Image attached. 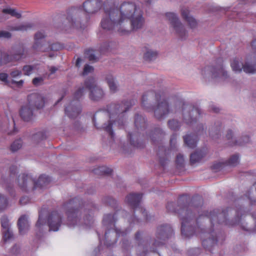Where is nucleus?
<instances>
[{"instance_id":"53","label":"nucleus","mask_w":256,"mask_h":256,"mask_svg":"<svg viewBox=\"0 0 256 256\" xmlns=\"http://www.w3.org/2000/svg\"><path fill=\"white\" fill-rule=\"evenodd\" d=\"M176 134H173L170 139V145L172 147V145L174 146L176 141Z\"/></svg>"},{"instance_id":"41","label":"nucleus","mask_w":256,"mask_h":256,"mask_svg":"<svg viewBox=\"0 0 256 256\" xmlns=\"http://www.w3.org/2000/svg\"><path fill=\"white\" fill-rule=\"evenodd\" d=\"M8 206V200L4 196L0 194V210L6 208Z\"/></svg>"},{"instance_id":"61","label":"nucleus","mask_w":256,"mask_h":256,"mask_svg":"<svg viewBox=\"0 0 256 256\" xmlns=\"http://www.w3.org/2000/svg\"><path fill=\"white\" fill-rule=\"evenodd\" d=\"M141 236V234L140 232H137L135 234V239L136 240H138L140 238V237Z\"/></svg>"},{"instance_id":"1","label":"nucleus","mask_w":256,"mask_h":256,"mask_svg":"<svg viewBox=\"0 0 256 256\" xmlns=\"http://www.w3.org/2000/svg\"><path fill=\"white\" fill-rule=\"evenodd\" d=\"M188 197L186 195L180 196L178 200L177 208H174L176 204L169 202L166 205V209L169 212L177 214L182 220V234L186 238H190L194 234L208 233V238L202 240V245L205 249L212 252V248L216 244L219 240H224V236L222 234L214 236V228H218L220 225L232 226L239 224L242 217L246 214L242 208L236 210L235 222H230L227 216L228 212L233 210L228 208L221 212L218 209H214L209 212L200 213L202 205H192L187 204ZM190 198L188 197V199Z\"/></svg>"},{"instance_id":"7","label":"nucleus","mask_w":256,"mask_h":256,"mask_svg":"<svg viewBox=\"0 0 256 256\" xmlns=\"http://www.w3.org/2000/svg\"><path fill=\"white\" fill-rule=\"evenodd\" d=\"M146 121L142 116L136 114L134 117L135 130L132 132H128V139L131 146L136 148H143L144 142L143 139L144 134L142 133L146 128Z\"/></svg>"},{"instance_id":"6","label":"nucleus","mask_w":256,"mask_h":256,"mask_svg":"<svg viewBox=\"0 0 256 256\" xmlns=\"http://www.w3.org/2000/svg\"><path fill=\"white\" fill-rule=\"evenodd\" d=\"M81 12L80 8L72 6L66 10V14L62 16L63 20L62 28L65 31L68 29L84 30L88 26V20L84 23L81 22L79 18V14Z\"/></svg>"},{"instance_id":"55","label":"nucleus","mask_w":256,"mask_h":256,"mask_svg":"<svg viewBox=\"0 0 256 256\" xmlns=\"http://www.w3.org/2000/svg\"><path fill=\"white\" fill-rule=\"evenodd\" d=\"M11 83L12 84H16L18 86L20 87L23 85L24 84V80H20V81H16L14 80H12Z\"/></svg>"},{"instance_id":"18","label":"nucleus","mask_w":256,"mask_h":256,"mask_svg":"<svg viewBox=\"0 0 256 256\" xmlns=\"http://www.w3.org/2000/svg\"><path fill=\"white\" fill-rule=\"evenodd\" d=\"M116 220V219L115 218V214H107L104 216L102 222L104 225L106 226L108 228L110 226L114 228V230L116 233L118 237L126 235L127 234V230H126L125 231H121L120 230L115 228L114 224Z\"/></svg>"},{"instance_id":"16","label":"nucleus","mask_w":256,"mask_h":256,"mask_svg":"<svg viewBox=\"0 0 256 256\" xmlns=\"http://www.w3.org/2000/svg\"><path fill=\"white\" fill-rule=\"evenodd\" d=\"M166 16L170 21L171 24L181 39H183L184 37L186 36V30L184 28L183 26L178 20L176 14L172 12H167L166 14Z\"/></svg>"},{"instance_id":"11","label":"nucleus","mask_w":256,"mask_h":256,"mask_svg":"<svg viewBox=\"0 0 256 256\" xmlns=\"http://www.w3.org/2000/svg\"><path fill=\"white\" fill-rule=\"evenodd\" d=\"M12 55L0 52V65L6 64L12 62L18 61L25 58L28 55V50L23 45H19L12 48Z\"/></svg>"},{"instance_id":"52","label":"nucleus","mask_w":256,"mask_h":256,"mask_svg":"<svg viewBox=\"0 0 256 256\" xmlns=\"http://www.w3.org/2000/svg\"><path fill=\"white\" fill-rule=\"evenodd\" d=\"M106 202L112 207H114L116 204V200L112 198H108Z\"/></svg>"},{"instance_id":"23","label":"nucleus","mask_w":256,"mask_h":256,"mask_svg":"<svg viewBox=\"0 0 256 256\" xmlns=\"http://www.w3.org/2000/svg\"><path fill=\"white\" fill-rule=\"evenodd\" d=\"M164 134L160 128H156L150 134L146 135L147 138H150L152 142L154 144L157 143L158 144L159 142L161 141L162 138L164 136Z\"/></svg>"},{"instance_id":"38","label":"nucleus","mask_w":256,"mask_h":256,"mask_svg":"<svg viewBox=\"0 0 256 256\" xmlns=\"http://www.w3.org/2000/svg\"><path fill=\"white\" fill-rule=\"evenodd\" d=\"M22 140L20 139L14 141L10 146V150L14 152L19 150L22 146Z\"/></svg>"},{"instance_id":"8","label":"nucleus","mask_w":256,"mask_h":256,"mask_svg":"<svg viewBox=\"0 0 256 256\" xmlns=\"http://www.w3.org/2000/svg\"><path fill=\"white\" fill-rule=\"evenodd\" d=\"M88 90L90 91V98L93 101H98L104 96V92L102 88L96 86V80L92 77L87 78L84 85L79 87L74 94L76 100L80 99Z\"/></svg>"},{"instance_id":"26","label":"nucleus","mask_w":256,"mask_h":256,"mask_svg":"<svg viewBox=\"0 0 256 256\" xmlns=\"http://www.w3.org/2000/svg\"><path fill=\"white\" fill-rule=\"evenodd\" d=\"M242 198L248 200L251 204H256V182L246 192Z\"/></svg>"},{"instance_id":"60","label":"nucleus","mask_w":256,"mask_h":256,"mask_svg":"<svg viewBox=\"0 0 256 256\" xmlns=\"http://www.w3.org/2000/svg\"><path fill=\"white\" fill-rule=\"evenodd\" d=\"M81 62H82L81 58H78L76 60V66L77 67H79L80 66V64Z\"/></svg>"},{"instance_id":"4","label":"nucleus","mask_w":256,"mask_h":256,"mask_svg":"<svg viewBox=\"0 0 256 256\" xmlns=\"http://www.w3.org/2000/svg\"><path fill=\"white\" fill-rule=\"evenodd\" d=\"M142 106L148 112H154V116L158 120L165 118L170 112L165 93L161 90H150L144 94Z\"/></svg>"},{"instance_id":"3","label":"nucleus","mask_w":256,"mask_h":256,"mask_svg":"<svg viewBox=\"0 0 256 256\" xmlns=\"http://www.w3.org/2000/svg\"><path fill=\"white\" fill-rule=\"evenodd\" d=\"M134 104L135 101L133 100L120 104H111L107 106L106 110L96 112L92 118L95 127L100 128L98 126L102 124V128L108 134L111 138H113L112 126H117L119 128H123L126 112Z\"/></svg>"},{"instance_id":"49","label":"nucleus","mask_w":256,"mask_h":256,"mask_svg":"<svg viewBox=\"0 0 256 256\" xmlns=\"http://www.w3.org/2000/svg\"><path fill=\"white\" fill-rule=\"evenodd\" d=\"M22 75V72L17 69L12 70L10 72V76L12 78H16L18 76H20Z\"/></svg>"},{"instance_id":"31","label":"nucleus","mask_w":256,"mask_h":256,"mask_svg":"<svg viewBox=\"0 0 256 256\" xmlns=\"http://www.w3.org/2000/svg\"><path fill=\"white\" fill-rule=\"evenodd\" d=\"M32 27L30 23H24L18 24L15 26H10L8 30L11 31H26Z\"/></svg>"},{"instance_id":"24","label":"nucleus","mask_w":256,"mask_h":256,"mask_svg":"<svg viewBox=\"0 0 256 256\" xmlns=\"http://www.w3.org/2000/svg\"><path fill=\"white\" fill-rule=\"evenodd\" d=\"M45 37V34L42 32H38L34 36V43L32 46V48L36 52H45L46 50L42 48L43 44L42 41Z\"/></svg>"},{"instance_id":"19","label":"nucleus","mask_w":256,"mask_h":256,"mask_svg":"<svg viewBox=\"0 0 256 256\" xmlns=\"http://www.w3.org/2000/svg\"><path fill=\"white\" fill-rule=\"evenodd\" d=\"M1 226L4 230L2 231V239L6 243L14 239V234L10 230L9 220L8 217L4 216L1 218Z\"/></svg>"},{"instance_id":"34","label":"nucleus","mask_w":256,"mask_h":256,"mask_svg":"<svg viewBox=\"0 0 256 256\" xmlns=\"http://www.w3.org/2000/svg\"><path fill=\"white\" fill-rule=\"evenodd\" d=\"M144 48L146 51L144 56V58L145 60L146 61H151L156 58L158 53L156 52L151 51L150 50H148V48L146 46Z\"/></svg>"},{"instance_id":"54","label":"nucleus","mask_w":256,"mask_h":256,"mask_svg":"<svg viewBox=\"0 0 256 256\" xmlns=\"http://www.w3.org/2000/svg\"><path fill=\"white\" fill-rule=\"evenodd\" d=\"M29 201V198L27 196L22 197L20 200V204L22 205L26 204Z\"/></svg>"},{"instance_id":"21","label":"nucleus","mask_w":256,"mask_h":256,"mask_svg":"<svg viewBox=\"0 0 256 256\" xmlns=\"http://www.w3.org/2000/svg\"><path fill=\"white\" fill-rule=\"evenodd\" d=\"M102 5V2L99 0H88L84 2L83 7L86 12L92 14L99 10Z\"/></svg>"},{"instance_id":"22","label":"nucleus","mask_w":256,"mask_h":256,"mask_svg":"<svg viewBox=\"0 0 256 256\" xmlns=\"http://www.w3.org/2000/svg\"><path fill=\"white\" fill-rule=\"evenodd\" d=\"M82 112V108L78 101L72 100L65 108L66 114L70 118H73L78 116Z\"/></svg>"},{"instance_id":"10","label":"nucleus","mask_w":256,"mask_h":256,"mask_svg":"<svg viewBox=\"0 0 256 256\" xmlns=\"http://www.w3.org/2000/svg\"><path fill=\"white\" fill-rule=\"evenodd\" d=\"M88 204L84 203L79 198H74L70 200L68 202L64 204V207L66 210L68 220L71 222L70 224L74 225L76 222L79 211L87 207Z\"/></svg>"},{"instance_id":"62","label":"nucleus","mask_w":256,"mask_h":256,"mask_svg":"<svg viewBox=\"0 0 256 256\" xmlns=\"http://www.w3.org/2000/svg\"><path fill=\"white\" fill-rule=\"evenodd\" d=\"M85 218L90 222L92 221L93 218L90 214H89L88 216H86Z\"/></svg>"},{"instance_id":"58","label":"nucleus","mask_w":256,"mask_h":256,"mask_svg":"<svg viewBox=\"0 0 256 256\" xmlns=\"http://www.w3.org/2000/svg\"><path fill=\"white\" fill-rule=\"evenodd\" d=\"M232 136V130H230L228 132L227 134L226 135V138L229 140H230Z\"/></svg>"},{"instance_id":"63","label":"nucleus","mask_w":256,"mask_h":256,"mask_svg":"<svg viewBox=\"0 0 256 256\" xmlns=\"http://www.w3.org/2000/svg\"><path fill=\"white\" fill-rule=\"evenodd\" d=\"M242 228L246 231H253L250 228H248L247 227H245L244 226L242 225L241 226Z\"/></svg>"},{"instance_id":"42","label":"nucleus","mask_w":256,"mask_h":256,"mask_svg":"<svg viewBox=\"0 0 256 256\" xmlns=\"http://www.w3.org/2000/svg\"><path fill=\"white\" fill-rule=\"evenodd\" d=\"M32 138L36 140H38V141L43 140L46 138V135L45 132H40L36 133V134H34L32 136Z\"/></svg>"},{"instance_id":"33","label":"nucleus","mask_w":256,"mask_h":256,"mask_svg":"<svg viewBox=\"0 0 256 256\" xmlns=\"http://www.w3.org/2000/svg\"><path fill=\"white\" fill-rule=\"evenodd\" d=\"M112 169L106 166H99L93 170V172L98 176L109 175L112 174Z\"/></svg>"},{"instance_id":"17","label":"nucleus","mask_w":256,"mask_h":256,"mask_svg":"<svg viewBox=\"0 0 256 256\" xmlns=\"http://www.w3.org/2000/svg\"><path fill=\"white\" fill-rule=\"evenodd\" d=\"M47 222L50 230L58 231L62 224V216L58 212L53 211L49 214Z\"/></svg>"},{"instance_id":"50","label":"nucleus","mask_w":256,"mask_h":256,"mask_svg":"<svg viewBox=\"0 0 256 256\" xmlns=\"http://www.w3.org/2000/svg\"><path fill=\"white\" fill-rule=\"evenodd\" d=\"M12 36L11 34L6 31H0V38H10Z\"/></svg>"},{"instance_id":"32","label":"nucleus","mask_w":256,"mask_h":256,"mask_svg":"<svg viewBox=\"0 0 256 256\" xmlns=\"http://www.w3.org/2000/svg\"><path fill=\"white\" fill-rule=\"evenodd\" d=\"M158 154L160 157L159 161L160 165L162 166H164L166 163L167 158L166 150L163 146H158Z\"/></svg>"},{"instance_id":"27","label":"nucleus","mask_w":256,"mask_h":256,"mask_svg":"<svg viewBox=\"0 0 256 256\" xmlns=\"http://www.w3.org/2000/svg\"><path fill=\"white\" fill-rule=\"evenodd\" d=\"M184 144L190 148H194L196 146L198 140V136L196 134H186L184 136Z\"/></svg>"},{"instance_id":"29","label":"nucleus","mask_w":256,"mask_h":256,"mask_svg":"<svg viewBox=\"0 0 256 256\" xmlns=\"http://www.w3.org/2000/svg\"><path fill=\"white\" fill-rule=\"evenodd\" d=\"M182 18L188 22L191 28H195L197 25L196 20L189 16V10L187 9L182 10Z\"/></svg>"},{"instance_id":"59","label":"nucleus","mask_w":256,"mask_h":256,"mask_svg":"<svg viewBox=\"0 0 256 256\" xmlns=\"http://www.w3.org/2000/svg\"><path fill=\"white\" fill-rule=\"evenodd\" d=\"M243 142H238L237 140H236L233 144H229L230 146H234V145H239V146H242L243 145Z\"/></svg>"},{"instance_id":"9","label":"nucleus","mask_w":256,"mask_h":256,"mask_svg":"<svg viewBox=\"0 0 256 256\" xmlns=\"http://www.w3.org/2000/svg\"><path fill=\"white\" fill-rule=\"evenodd\" d=\"M18 184L22 190L27 192L28 186H33V189L37 188H43L46 187L51 182L50 178L45 174L40 175L38 180L36 181L28 174H22L18 176Z\"/></svg>"},{"instance_id":"57","label":"nucleus","mask_w":256,"mask_h":256,"mask_svg":"<svg viewBox=\"0 0 256 256\" xmlns=\"http://www.w3.org/2000/svg\"><path fill=\"white\" fill-rule=\"evenodd\" d=\"M58 68L55 66H50L49 68V70L50 72V74H54L57 70Z\"/></svg>"},{"instance_id":"45","label":"nucleus","mask_w":256,"mask_h":256,"mask_svg":"<svg viewBox=\"0 0 256 256\" xmlns=\"http://www.w3.org/2000/svg\"><path fill=\"white\" fill-rule=\"evenodd\" d=\"M44 80L43 77H36L32 80V84L36 86H38L42 84Z\"/></svg>"},{"instance_id":"2","label":"nucleus","mask_w":256,"mask_h":256,"mask_svg":"<svg viewBox=\"0 0 256 256\" xmlns=\"http://www.w3.org/2000/svg\"><path fill=\"white\" fill-rule=\"evenodd\" d=\"M104 10L105 16L101 21V26L105 30L116 28L120 34H127L131 30L141 28L144 24L142 12L133 2H124L118 8L112 0H108Z\"/></svg>"},{"instance_id":"47","label":"nucleus","mask_w":256,"mask_h":256,"mask_svg":"<svg viewBox=\"0 0 256 256\" xmlns=\"http://www.w3.org/2000/svg\"><path fill=\"white\" fill-rule=\"evenodd\" d=\"M44 223V220L42 218V212H40L38 219L36 224V226L38 228H40L42 226H43Z\"/></svg>"},{"instance_id":"15","label":"nucleus","mask_w":256,"mask_h":256,"mask_svg":"<svg viewBox=\"0 0 256 256\" xmlns=\"http://www.w3.org/2000/svg\"><path fill=\"white\" fill-rule=\"evenodd\" d=\"M184 111V119L188 124H192L196 122L198 117L200 115V110L198 107L196 106L184 104L182 108Z\"/></svg>"},{"instance_id":"51","label":"nucleus","mask_w":256,"mask_h":256,"mask_svg":"<svg viewBox=\"0 0 256 256\" xmlns=\"http://www.w3.org/2000/svg\"><path fill=\"white\" fill-rule=\"evenodd\" d=\"M8 74L6 73L2 72L0 74V80L7 83Z\"/></svg>"},{"instance_id":"44","label":"nucleus","mask_w":256,"mask_h":256,"mask_svg":"<svg viewBox=\"0 0 256 256\" xmlns=\"http://www.w3.org/2000/svg\"><path fill=\"white\" fill-rule=\"evenodd\" d=\"M184 160L183 155L181 154H178L177 155L176 160V163L178 166H183L184 164Z\"/></svg>"},{"instance_id":"46","label":"nucleus","mask_w":256,"mask_h":256,"mask_svg":"<svg viewBox=\"0 0 256 256\" xmlns=\"http://www.w3.org/2000/svg\"><path fill=\"white\" fill-rule=\"evenodd\" d=\"M110 230L108 229L107 231L106 232L105 234H104V238L106 239V242H104V244H106L107 246H111L112 245H113L114 244L116 243V240H115L114 242L110 243L108 242L107 241L108 238V234L110 233Z\"/></svg>"},{"instance_id":"5","label":"nucleus","mask_w":256,"mask_h":256,"mask_svg":"<svg viewBox=\"0 0 256 256\" xmlns=\"http://www.w3.org/2000/svg\"><path fill=\"white\" fill-rule=\"evenodd\" d=\"M28 104L22 106L20 114L25 122H30L34 118V111L35 109L42 108L45 103L44 98L38 93H32L28 96Z\"/></svg>"},{"instance_id":"36","label":"nucleus","mask_w":256,"mask_h":256,"mask_svg":"<svg viewBox=\"0 0 256 256\" xmlns=\"http://www.w3.org/2000/svg\"><path fill=\"white\" fill-rule=\"evenodd\" d=\"M96 50L92 49H88L85 50L84 55L90 61H96Z\"/></svg>"},{"instance_id":"12","label":"nucleus","mask_w":256,"mask_h":256,"mask_svg":"<svg viewBox=\"0 0 256 256\" xmlns=\"http://www.w3.org/2000/svg\"><path fill=\"white\" fill-rule=\"evenodd\" d=\"M142 195V193L130 194L126 197V202L134 210V212L138 210L147 220H148V213L140 205Z\"/></svg>"},{"instance_id":"13","label":"nucleus","mask_w":256,"mask_h":256,"mask_svg":"<svg viewBox=\"0 0 256 256\" xmlns=\"http://www.w3.org/2000/svg\"><path fill=\"white\" fill-rule=\"evenodd\" d=\"M174 234V230L170 224H166L158 226L156 233V239L153 244L155 246H160L164 244V242L166 239Z\"/></svg>"},{"instance_id":"20","label":"nucleus","mask_w":256,"mask_h":256,"mask_svg":"<svg viewBox=\"0 0 256 256\" xmlns=\"http://www.w3.org/2000/svg\"><path fill=\"white\" fill-rule=\"evenodd\" d=\"M238 156L237 154H234L230 156L228 160L214 164L212 166V169L217 172L226 166H234L238 164Z\"/></svg>"},{"instance_id":"64","label":"nucleus","mask_w":256,"mask_h":256,"mask_svg":"<svg viewBox=\"0 0 256 256\" xmlns=\"http://www.w3.org/2000/svg\"><path fill=\"white\" fill-rule=\"evenodd\" d=\"M252 218L253 219V221L255 224V228L254 230V231L256 230V217H255L254 215L251 216Z\"/></svg>"},{"instance_id":"40","label":"nucleus","mask_w":256,"mask_h":256,"mask_svg":"<svg viewBox=\"0 0 256 256\" xmlns=\"http://www.w3.org/2000/svg\"><path fill=\"white\" fill-rule=\"evenodd\" d=\"M168 125L169 128L174 130H178L180 128V122L178 120H169L168 122Z\"/></svg>"},{"instance_id":"35","label":"nucleus","mask_w":256,"mask_h":256,"mask_svg":"<svg viewBox=\"0 0 256 256\" xmlns=\"http://www.w3.org/2000/svg\"><path fill=\"white\" fill-rule=\"evenodd\" d=\"M106 80L110 92L112 93L116 92L118 90V86L114 82L113 76L112 75H108L106 77Z\"/></svg>"},{"instance_id":"25","label":"nucleus","mask_w":256,"mask_h":256,"mask_svg":"<svg viewBox=\"0 0 256 256\" xmlns=\"http://www.w3.org/2000/svg\"><path fill=\"white\" fill-rule=\"evenodd\" d=\"M18 226L20 234H24L29 228L28 217L24 214L22 215L18 220Z\"/></svg>"},{"instance_id":"39","label":"nucleus","mask_w":256,"mask_h":256,"mask_svg":"<svg viewBox=\"0 0 256 256\" xmlns=\"http://www.w3.org/2000/svg\"><path fill=\"white\" fill-rule=\"evenodd\" d=\"M34 69L35 66L32 65H25L22 68L24 74L25 76L30 75L32 73Z\"/></svg>"},{"instance_id":"48","label":"nucleus","mask_w":256,"mask_h":256,"mask_svg":"<svg viewBox=\"0 0 256 256\" xmlns=\"http://www.w3.org/2000/svg\"><path fill=\"white\" fill-rule=\"evenodd\" d=\"M94 68L92 66L86 64L84 66L83 71V74L86 75L94 71Z\"/></svg>"},{"instance_id":"14","label":"nucleus","mask_w":256,"mask_h":256,"mask_svg":"<svg viewBox=\"0 0 256 256\" xmlns=\"http://www.w3.org/2000/svg\"><path fill=\"white\" fill-rule=\"evenodd\" d=\"M252 46L254 50H256V40L252 42ZM230 65L232 70L235 72H241L242 69L245 72L248 74H254L256 72V63L250 64L248 62H246L243 64L241 60L236 58L232 60Z\"/></svg>"},{"instance_id":"56","label":"nucleus","mask_w":256,"mask_h":256,"mask_svg":"<svg viewBox=\"0 0 256 256\" xmlns=\"http://www.w3.org/2000/svg\"><path fill=\"white\" fill-rule=\"evenodd\" d=\"M17 168L15 166H12L10 168V175H14L16 173Z\"/></svg>"},{"instance_id":"28","label":"nucleus","mask_w":256,"mask_h":256,"mask_svg":"<svg viewBox=\"0 0 256 256\" xmlns=\"http://www.w3.org/2000/svg\"><path fill=\"white\" fill-rule=\"evenodd\" d=\"M212 75L214 78H220L225 79L228 76L227 72H226L222 66H218L216 68H212Z\"/></svg>"},{"instance_id":"37","label":"nucleus","mask_w":256,"mask_h":256,"mask_svg":"<svg viewBox=\"0 0 256 256\" xmlns=\"http://www.w3.org/2000/svg\"><path fill=\"white\" fill-rule=\"evenodd\" d=\"M2 12L4 14H8L11 16L16 17L18 18H19L21 17V14L18 12L14 9L6 8H4Z\"/></svg>"},{"instance_id":"30","label":"nucleus","mask_w":256,"mask_h":256,"mask_svg":"<svg viewBox=\"0 0 256 256\" xmlns=\"http://www.w3.org/2000/svg\"><path fill=\"white\" fill-rule=\"evenodd\" d=\"M206 152L204 150H197L190 154V163L191 164L199 162L204 156Z\"/></svg>"},{"instance_id":"43","label":"nucleus","mask_w":256,"mask_h":256,"mask_svg":"<svg viewBox=\"0 0 256 256\" xmlns=\"http://www.w3.org/2000/svg\"><path fill=\"white\" fill-rule=\"evenodd\" d=\"M63 46L59 43H54L48 45V50L53 51H58L63 48Z\"/></svg>"}]
</instances>
